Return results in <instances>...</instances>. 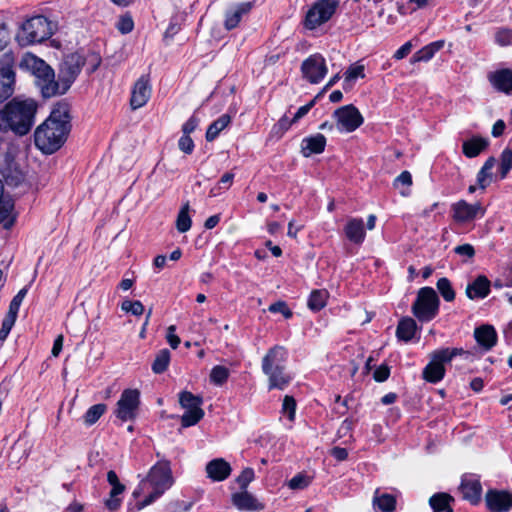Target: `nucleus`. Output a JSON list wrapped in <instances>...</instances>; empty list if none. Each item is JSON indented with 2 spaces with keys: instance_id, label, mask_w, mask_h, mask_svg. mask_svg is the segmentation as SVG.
<instances>
[{
  "instance_id": "27",
  "label": "nucleus",
  "mask_w": 512,
  "mask_h": 512,
  "mask_svg": "<svg viewBox=\"0 0 512 512\" xmlns=\"http://www.w3.org/2000/svg\"><path fill=\"white\" fill-rule=\"evenodd\" d=\"M263 373L268 377L269 390H284L292 380V377L288 373H286L285 368L266 370L263 371Z\"/></svg>"
},
{
  "instance_id": "17",
  "label": "nucleus",
  "mask_w": 512,
  "mask_h": 512,
  "mask_svg": "<svg viewBox=\"0 0 512 512\" xmlns=\"http://www.w3.org/2000/svg\"><path fill=\"white\" fill-rule=\"evenodd\" d=\"M460 491L464 499L473 504L479 502L482 494L480 481L475 475H466L462 478Z\"/></svg>"
},
{
  "instance_id": "36",
  "label": "nucleus",
  "mask_w": 512,
  "mask_h": 512,
  "mask_svg": "<svg viewBox=\"0 0 512 512\" xmlns=\"http://www.w3.org/2000/svg\"><path fill=\"white\" fill-rule=\"evenodd\" d=\"M495 163V158L490 157L489 159L486 160L483 167L478 172L477 183L480 188L485 189L492 182V169L494 168Z\"/></svg>"
},
{
  "instance_id": "59",
  "label": "nucleus",
  "mask_w": 512,
  "mask_h": 512,
  "mask_svg": "<svg viewBox=\"0 0 512 512\" xmlns=\"http://www.w3.org/2000/svg\"><path fill=\"white\" fill-rule=\"evenodd\" d=\"M269 311L272 313H281L286 319L292 317V311L288 308L287 304L283 301H278L269 306Z\"/></svg>"
},
{
  "instance_id": "23",
  "label": "nucleus",
  "mask_w": 512,
  "mask_h": 512,
  "mask_svg": "<svg viewBox=\"0 0 512 512\" xmlns=\"http://www.w3.org/2000/svg\"><path fill=\"white\" fill-rule=\"evenodd\" d=\"M474 338L484 350L488 351L496 345L497 333L493 326L486 324L475 329Z\"/></svg>"
},
{
  "instance_id": "42",
  "label": "nucleus",
  "mask_w": 512,
  "mask_h": 512,
  "mask_svg": "<svg viewBox=\"0 0 512 512\" xmlns=\"http://www.w3.org/2000/svg\"><path fill=\"white\" fill-rule=\"evenodd\" d=\"M436 287L445 301L451 302L455 299V291L448 278H440L436 283Z\"/></svg>"
},
{
  "instance_id": "25",
  "label": "nucleus",
  "mask_w": 512,
  "mask_h": 512,
  "mask_svg": "<svg viewBox=\"0 0 512 512\" xmlns=\"http://www.w3.org/2000/svg\"><path fill=\"white\" fill-rule=\"evenodd\" d=\"M492 86L498 91L510 93L512 91V70L501 69L489 75Z\"/></svg>"
},
{
  "instance_id": "64",
  "label": "nucleus",
  "mask_w": 512,
  "mask_h": 512,
  "mask_svg": "<svg viewBox=\"0 0 512 512\" xmlns=\"http://www.w3.org/2000/svg\"><path fill=\"white\" fill-rule=\"evenodd\" d=\"M413 48V45L410 41L404 43L396 52L394 53L393 57L396 60H401L408 56Z\"/></svg>"
},
{
  "instance_id": "34",
  "label": "nucleus",
  "mask_w": 512,
  "mask_h": 512,
  "mask_svg": "<svg viewBox=\"0 0 512 512\" xmlns=\"http://www.w3.org/2000/svg\"><path fill=\"white\" fill-rule=\"evenodd\" d=\"M365 77V66L361 62L351 64L344 73V88L351 87L359 78Z\"/></svg>"
},
{
  "instance_id": "29",
  "label": "nucleus",
  "mask_w": 512,
  "mask_h": 512,
  "mask_svg": "<svg viewBox=\"0 0 512 512\" xmlns=\"http://www.w3.org/2000/svg\"><path fill=\"white\" fill-rule=\"evenodd\" d=\"M444 47V41L438 40L422 47L411 57V63L428 62L434 55Z\"/></svg>"
},
{
  "instance_id": "52",
  "label": "nucleus",
  "mask_w": 512,
  "mask_h": 512,
  "mask_svg": "<svg viewBox=\"0 0 512 512\" xmlns=\"http://www.w3.org/2000/svg\"><path fill=\"white\" fill-rule=\"evenodd\" d=\"M512 168V151L505 149L501 154L500 178L504 179Z\"/></svg>"
},
{
  "instance_id": "8",
  "label": "nucleus",
  "mask_w": 512,
  "mask_h": 512,
  "mask_svg": "<svg viewBox=\"0 0 512 512\" xmlns=\"http://www.w3.org/2000/svg\"><path fill=\"white\" fill-rule=\"evenodd\" d=\"M140 405V392L137 389H125L116 403L115 416L123 422L136 418Z\"/></svg>"
},
{
  "instance_id": "26",
  "label": "nucleus",
  "mask_w": 512,
  "mask_h": 512,
  "mask_svg": "<svg viewBox=\"0 0 512 512\" xmlns=\"http://www.w3.org/2000/svg\"><path fill=\"white\" fill-rule=\"evenodd\" d=\"M490 291V281L486 276L479 275L466 288V295L470 299H483Z\"/></svg>"
},
{
  "instance_id": "9",
  "label": "nucleus",
  "mask_w": 512,
  "mask_h": 512,
  "mask_svg": "<svg viewBox=\"0 0 512 512\" xmlns=\"http://www.w3.org/2000/svg\"><path fill=\"white\" fill-rule=\"evenodd\" d=\"M333 117L340 132L351 133L364 122L360 111L354 105H345L335 110Z\"/></svg>"
},
{
  "instance_id": "33",
  "label": "nucleus",
  "mask_w": 512,
  "mask_h": 512,
  "mask_svg": "<svg viewBox=\"0 0 512 512\" xmlns=\"http://www.w3.org/2000/svg\"><path fill=\"white\" fill-rule=\"evenodd\" d=\"M231 122L228 114L221 115L217 120L212 122L206 131V140L211 142L215 140L221 131H223Z\"/></svg>"
},
{
  "instance_id": "49",
  "label": "nucleus",
  "mask_w": 512,
  "mask_h": 512,
  "mask_svg": "<svg viewBox=\"0 0 512 512\" xmlns=\"http://www.w3.org/2000/svg\"><path fill=\"white\" fill-rule=\"evenodd\" d=\"M412 185V176L410 172L403 171L394 181V186L396 188H400V186H404L403 189L400 190V194L402 196L409 195V188Z\"/></svg>"
},
{
  "instance_id": "38",
  "label": "nucleus",
  "mask_w": 512,
  "mask_h": 512,
  "mask_svg": "<svg viewBox=\"0 0 512 512\" xmlns=\"http://www.w3.org/2000/svg\"><path fill=\"white\" fill-rule=\"evenodd\" d=\"M458 355L469 356V353L464 351L462 348H445L433 352L432 358L444 366V363L450 362Z\"/></svg>"
},
{
  "instance_id": "22",
  "label": "nucleus",
  "mask_w": 512,
  "mask_h": 512,
  "mask_svg": "<svg viewBox=\"0 0 512 512\" xmlns=\"http://www.w3.org/2000/svg\"><path fill=\"white\" fill-rule=\"evenodd\" d=\"M326 146V138L323 134L305 137L301 142V153L304 157H310L313 154H320Z\"/></svg>"
},
{
  "instance_id": "4",
  "label": "nucleus",
  "mask_w": 512,
  "mask_h": 512,
  "mask_svg": "<svg viewBox=\"0 0 512 512\" xmlns=\"http://www.w3.org/2000/svg\"><path fill=\"white\" fill-rule=\"evenodd\" d=\"M23 69L30 71L37 78V85L44 97L58 95L60 91L59 82L54 80V72L42 59L26 53L20 62Z\"/></svg>"
},
{
  "instance_id": "14",
  "label": "nucleus",
  "mask_w": 512,
  "mask_h": 512,
  "mask_svg": "<svg viewBox=\"0 0 512 512\" xmlns=\"http://www.w3.org/2000/svg\"><path fill=\"white\" fill-rule=\"evenodd\" d=\"M151 85L149 77L141 76L133 85L131 91L130 105L133 110L139 109L146 105L151 97Z\"/></svg>"
},
{
  "instance_id": "28",
  "label": "nucleus",
  "mask_w": 512,
  "mask_h": 512,
  "mask_svg": "<svg viewBox=\"0 0 512 512\" xmlns=\"http://www.w3.org/2000/svg\"><path fill=\"white\" fill-rule=\"evenodd\" d=\"M372 506L375 511L392 512L396 508V498L392 494L380 493V490L376 489L372 499Z\"/></svg>"
},
{
  "instance_id": "41",
  "label": "nucleus",
  "mask_w": 512,
  "mask_h": 512,
  "mask_svg": "<svg viewBox=\"0 0 512 512\" xmlns=\"http://www.w3.org/2000/svg\"><path fill=\"white\" fill-rule=\"evenodd\" d=\"M170 357L171 355L168 349L160 350L157 353L155 360L152 364L153 372L156 374L163 373L168 368V365L170 363Z\"/></svg>"
},
{
  "instance_id": "21",
  "label": "nucleus",
  "mask_w": 512,
  "mask_h": 512,
  "mask_svg": "<svg viewBox=\"0 0 512 512\" xmlns=\"http://www.w3.org/2000/svg\"><path fill=\"white\" fill-rule=\"evenodd\" d=\"M252 9L251 2H243L230 7L225 13L224 26L227 30H232L238 26L242 17Z\"/></svg>"
},
{
  "instance_id": "40",
  "label": "nucleus",
  "mask_w": 512,
  "mask_h": 512,
  "mask_svg": "<svg viewBox=\"0 0 512 512\" xmlns=\"http://www.w3.org/2000/svg\"><path fill=\"white\" fill-rule=\"evenodd\" d=\"M189 209V203H185L178 213L176 228L180 233H185L191 228L192 220L189 215Z\"/></svg>"
},
{
  "instance_id": "51",
  "label": "nucleus",
  "mask_w": 512,
  "mask_h": 512,
  "mask_svg": "<svg viewBox=\"0 0 512 512\" xmlns=\"http://www.w3.org/2000/svg\"><path fill=\"white\" fill-rule=\"evenodd\" d=\"M121 309L124 312L131 313V314H133L135 316H140L144 312V306L138 300H136V301L124 300L121 303Z\"/></svg>"
},
{
  "instance_id": "5",
  "label": "nucleus",
  "mask_w": 512,
  "mask_h": 512,
  "mask_svg": "<svg viewBox=\"0 0 512 512\" xmlns=\"http://www.w3.org/2000/svg\"><path fill=\"white\" fill-rule=\"evenodd\" d=\"M53 33L51 22L44 16H35L25 21L16 39L21 46L42 42Z\"/></svg>"
},
{
  "instance_id": "32",
  "label": "nucleus",
  "mask_w": 512,
  "mask_h": 512,
  "mask_svg": "<svg viewBox=\"0 0 512 512\" xmlns=\"http://www.w3.org/2000/svg\"><path fill=\"white\" fill-rule=\"evenodd\" d=\"M488 145L487 140L475 137L463 143V153L469 158L478 156Z\"/></svg>"
},
{
  "instance_id": "55",
  "label": "nucleus",
  "mask_w": 512,
  "mask_h": 512,
  "mask_svg": "<svg viewBox=\"0 0 512 512\" xmlns=\"http://www.w3.org/2000/svg\"><path fill=\"white\" fill-rule=\"evenodd\" d=\"M17 316H14L10 313H7L6 317L4 318L2 322V326L0 329V341H4L7 336L9 335Z\"/></svg>"
},
{
  "instance_id": "31",
  "label": "nucleus",
  "mask_w": 512,
  "mask_h": 512,
  "mask_svg": "<svg viewBox=\"0 0 512 512\" xmlns=\"http://www.w3.org/2000/svg\"><path fill=\"white\" fill-rule=\"evenodd\" d=\"M416 327L415 320L410 317L403 318L397 326L396 335L400 340L408 342L413 338Z\"/></svg>"
},
{
  "instance_id": "35",
  "label": "nucleus",
  "mask_w": 512,
  "mask_h": 512,
  "mask_svg": "<svg viewBox=\"0 0 512 512\" xmlns=\"http://www.w3.org/2000/svg\"><path fill=\"white\" fill-rule=\"evenodd\" d=\"M452 500L453 498L449 494L437 493L430 498L429 503L434 512H452L450 507Z\"/></svg>"
},
{
  "instance_id": "30",
  "label": "nucleus",
  "mask_w": 512,
  "mask_h": 512,
  "mask_svg": "<svg viewBox=\"0 0 512 512\" xmlns=\"http://www.w3.org/2000/svg\"><path fill=\"white\" fill-rule=\"evenodd\" d=\"M445 374V368L441 363H438L435 359L431 358L429 364L423 370V377L425 380L431 383H437L443 379Z\"/></svg>"
},
{
  "instance_id": "10",
  "label": "nucleus",
  "mask_w": 512,
  "mask_h": 512,
  "mask_svg": "<svg viewBox=\"0 0 512 512\" xmlns=\"http://www.w3.org/2000/svg\"><path fill=\"white\" fill-rule=\"evenodd\" d=\"M452 219L461 225L469 224L478 218H482L486 209L479 202L470 204L465 200H459L451 205Z\"/></svg>"
},
{
  "instance_id": "20",
  "label": "nucleus",
  "mask_w": 512,
  "mask_h": 512,
  "mask_svg": "<svg viewBox=\"0 0 512 512\" xmlns=\"http://www.w3.org/2000/svg\"><path fill=\"white\" fill-rule=\"evenodd\" d=\"M287 351L283 346L276 345L268 350L262 359V371L285 368Z\"/></svg>"
},
{
  "instance_id": "37",
  "label": "nucleus",
  "mask_w": 512,
  "mask_h": 512,
  "mask_svg": "<svg viewBox=\"0 0 512 512\" xmlns=\"http://www.w3.org/2000/svg\"><path fill=\"white\" fill-rule=\"evenodd\" d=\"M179 404L185 411L202 409L203 399L189 391H182L179 394Z\"/></svg>"
},
{
  "instance_id": "7",
  "label": "nucleus",
  "mask_w": 512,
  "mask_h": 512,
  "mask_svg": "<svg viewBox=\"0 0 512 512\" xmlns=\"http://www.w3.org/2000/svg\"><path fill=\"white\" fill-rule=\"evenodd\" d=\"M339 6V0H318L306 13L304 25L307 29L314 30L328 22L335 14Z\"/></svg>"
},
{
  "instance_id": "18",
  "label": "nucleus",
  "mask_w": 512,
  "mask_h": 512,
  "mask_svg": "<svg viewBox=\"0 0 512 512\" xmlns=\"http://www.w3.org/2000/svg\"><path fill=\"white\" fill-rule=\"evenodd\" d=\"M14 203L9 195L4 194V185L0 180V224L10 229L15 221Z\"/></svg>"
},
{
  "instance_id": "16",
  "label": "nucleus",
  "mask_w": 512,
  "mask_h": 512,
  "mask_svg": "<svg viewBox=\"0 0 512 512\" xmlns=\"http://www.w3.org/2000/svg\"><path fill=\"white\" fill-rule=\"evenodd\" d=\"M485 500L492 512H508L512 508V494L507 491L490 490Z\"/></svg>"
},
{
  "instance_id": "1",
  "label": "nucleus",
  "mask_w": 512,
  "mask_h": 512,
  "mask_svg": "<svg viewBox=\"0 0 512 512\" xmlns=\"http://www.w3.org/2000/svg\"><path fill=\"white\" fill-rule=\"evenodd\" d=\"M70 131L69 108L57 104L49 117L36 128L35 145L45 154H52L62 147Z\"/></svg>"
},
{
  "instance_id": "24",
  "label": "nucleus",
  "mask_w": 512,
  "mask_h": 512,
  "mask_svg": "<svg viewBox=\"0 0 512 512\" xmlns=\"http://www.w3.org/2000/svg\"><path fill=\"white\" fill-rule=\"evenodd\" d=\"M344 232L349 241L358 245L363 243L366 236L363 219H349L344 227Z\"/></svg>"
},
{
  "instance_id": "47",
  "label": "nucleus",
  "mask_w": 512,
  "mask_h": 512,
  "mask_svg": "<svg viewBox=\"0 0 512 512\" xmlns=\"http://www.w3.org/2000/svg\"><path fill=\"white\" fill-rule=\"evenodd\" d=\"M234 179L233 173H225L222 175L217 186L211 188L209 192L210 197H216L221 194V190H227L232 185Z\"/></svg>"
},
{
  "instance_id": "44",
  "label": "nucleus",
  "mask_w": 512,
  "mask_h": 512,
  "mask_svg": "<svg viewBox=\"0 0 512 512\" xmlns=\"http://www.w3.org/2000/svg\"><path fill=\"white\" fill-rule=\"evenodd\" d=\"M203 409L185 411L181 417V425L184 428L196 425L204 417Z\"/></svg>"
},
{
  "instance_id": "48",
  "label": "nucleus",
  "mask_w": 512,
  "mask_h": 512,
  "mask_svg": "<svg viewBox=\"0 0 512 512\" xmlns=\"http://www.w3.org/2000/svg\"><path fill=\"white\" fill-rule=\"evenodd\" d=\"M281 412L290 422L295 420L296 401L292 396L286 395L284 397Z\"/></svg>"
},
{
  "instance_id": "13",
  "label": "nucleus",
  "mask_w": 512,
  "mask_h": 512,
  "mask_svg": "<svg viewBox=\"0 0 512 512\" xmlns=\"http://www.w3.org/2000/svg\"><path fill=\"white\" fill-rule=\"evenodd\" d=\"M15 72L9 56L0 60V103L9 98L14 91Z\"/></svg>"
},
{
  "instance_id": "60",
  "label": "nucleus",
  "mask_w": 512,
  "mask_h": 512,
  "mask_svg": "<svg viewBox=\"0 0 512 512\" xmlns=\"http://www.w3.org/2000/svg\"><path fill=\"white\" fill-rule=\"evenodd\" d=\"M179 149L186 153L191 154L194 150V142L188 135H182L178 142Z\"/></svg>"
},
{
  "instance_id": "58",
  "label": "nucleus",
  "mask_w": 512,
  "mask_h": 512,
  "mask_svg": "<svg viewBox=\"0 0 512 512\" xmlns=\"http://www.w3.org/2000/svg\"><path fill=\"white\" fill-rule=\"evenodd\" d=\"M134 28L133 19L129 15L121 16L117 22V29L122 34L130 33Z\"/></svg>"
},
{
  "instance_id": "2",
  "label": "nucleus",
  "mask_w": 512,
  "mask_h": 512,
  "mask_svg": "<svg viewBox=\"0 0 512 512\" xmlns=\"http://www.w3.org/2000/svg\"><path fill=\"white\" fill-rule=\"evenodd\" d=\"M174 484L172 469L168 461H158L147 475L140 481L133 491L134 498H142L137 501L135 508L140 511L153 504Z\"/></svg>"
},
{
  "instance_id": "45",
  "label": "nucleus",
  "mask_w": 512,
  "mask_h": 512,
  "mask_svg": "<svg viewBox=\"0 0 512 512\" xmlns=\"http://www.w3.org/2000/svg\"><path fill=\"white\" fill-rule=\"evenodd\" d=\"M229 374L228 368L221 365L214 366L210 372V381L215 385L221 386L227 381Z\"/></svg>"
},
{
  "instance_id": "50",
  "label": "nucleus",
  "mask_w": 512,
  "mask_h": 512,
  "mask_svg": "<svg viewBox=\"0 0 512 512\" xmlns=\"http://www.w3.org/2000/svg\"><path fill=\"white\" fill-rule=\"evenodd\" d=\"M428 0H407L406 4H401L398 7L400 14L406 15L416 11L417 9L423 8L427 5Z\"/></svg>"
},
{
  "instance_id": "39",
  "label": "nucleus",
  "mask_w": 512,
  "mask_h": 512,
  "mask_svg": "<svg viewBox=\"0 0 512 512\" xmlns=\"http://www.w3.org/2000/svg\"><path fill=\"white\" fill-rule=\"evenodd\" d=\"M328 292L324 289L314 290L308 299V307L313 311L321 310L327 302Z\"/></svg>"
},
{
  "instance_id": "62",
  "label": "nucleus",
  "mask_w": 512,
  "mask_h": 512,
  "mask_svg": "<svg viewBox=\"0 0 512 512\" xmlns=\"http://www.w3.org/2000/svg\"><path fill=\"white\" fill-rule=\"evenodd\" d=\"M199 124V119L196 116H191L182 126V132L184 135L190 136L195 131Z\"/></svg>"
},
{
  "instance_id": "15",
  "label": "nucleus",
  "mask_w": 512,
  "mask_h": 512,
  "mask_svg": "<svg viewBox=\"0 0 512 512\" xmlns=\"http://www.w3.org/2000/svg\"><path fill=\"white\" fill-rule=\"evenodd\" d=\"M231 501L241 511L258 512L265 508V504L247 490L233 493Z\"/></svg>"
},
{
  "instance_id": "57",
  "label": "nucleus",
  "mask_w": 512,
  "mask_h": 512,
  "mask_svg": "<svg viewBox=\"0 0 512 512\" xmlns=\"http://www.w3.org/2000/svg\"><path fill=\"white\" fill-rule=\"evenodd\" d=\"M495 41L500 46H508L512 44V30L500 29L495 33Z\"/></svg>"
},
{
  "instance_id": "61",
  "label": "nucleus",
  "mask_w": 512,
  "mask_h": 512,
  "mask_svg": "<svg viewBox=\"0 0 512 512\" xmlns=\"http://www.w3.org/2000/svg\"><path fill=\"white\" fill-rule=\"evenodd\" d=\"M175 332H176L175 325H170L167 328L166 340L172 349H176L181 342L180 338L175 334Z\"/></svg>"
},
{
  "instance_id": "56",
  "label": "nucleus",
  "mask_w": 512,
  "mask_h": 512,
  "mask_svg": "<svg viewBox=\"0 0 512 512\" xmlns=\"http://www.w3.org/2000/svg\"><path fill=\"white\" fill-rule=\"evenodd\" d=\"M26 294H27V289L23 288L14 296V298L10 302L8 313H10L14 316L18 315L19 308H20L21 303H22L24 297L26 296Z\"/></svg>"
},
{
  "instance_id": "3",
  "label": "nucleus",
  "mask_w": 512,
  "mask_h": 512,
  "mask_svg": "<svg viewBox=\"0 0 512 512\" xmlns=\"http://www.w3.org/2000/svg\"><path fill=\"white\" fill-rule=\"evenodd\" d=\"M37 110L38 104L33 98H13L0 110V131L26 135L35 123Z\"/></svg>"
},
{
  "instance_id": "46",
  "label": "nucleus",
  "mask_w": 512,
  "mask_h": 512,
  "mask_svg": "<svg viewBox=\"0 0 512 512\" xmlns=\"http://www.w3.org/2000/svg\"><path fill=\"white\" fill-rule=\"evenodd\" d=\"M311 481L310 476L304 473H298L288 481L287 486L292 490H303L310 485Z\"/></svg>"
},
{
  "instance_id": "12",
  "label": "nucleus",
  "mask_w": 512,
  "mask_h": 512,
  "mask_svg": "<svg viewBox=\"0 0 512 512\" xmlns=\"http://www.w3.org/2000/svg\"><path fill=\"white\" fill-rule=\"evenodd\" d=\"M84 65V59L81 55L73 53L68 55L61 66V83L58 94H64L75 80Z\"/></svg>"
},
{
  "instance_id": "53",
  "label": "nucleus",
  "mask_w": 512,
  "mask_h": 512,
  "mask_svg": "<svg viewBox=\"0 0 512 512\" xmlns=\"http://www.w3.org/2000/svg\"><path fill=\"white\" fill-rule=\"evenodd\" d=\"M295 122L293 121V118L290 119L286 115H283L278 122L273 126L272 132L276 134L279 138L284 135L286 131L289 130L292 124Z\"/></svg>"
},
{
  "instance_id": "63",
  "label": "nucleus",
  "mask_w": 512,
  "mask_h": 512,
  "mask_svg": "<svg viewBox=\"0 0 512 512\" xmlns=\"http://www.w3.org/2000/svg\"><path fill=\"white\" fill-rule=\"evenodd\" d=\"M456 254L467 258H472L475 255L474 247L471 244H463L454 248Z\"/></svg>"
},
{
  "instance_id": "6",
  "label": "nucleus",
  "mask_w": 512,
  "mask_h": 512,
  "mask_svg": "<svg viewBox=\"0 0 512 512\" xmlns=\"http://www.w3.org/2000/svg\"><path fill=\"white\" fill-rule=\"evenodd\" d=\"M440 300L436 291L431 287L418 290L411 311L420 322H429L439 313Z\"/></svg>"
},
{
  "instance_id": "19",
  "label": "nucleus",
  "mask_w": 512,
  "mask_h": 512,
  "mask_svg": "<svg viewBox=\"0 0 512 512\" xmlns=\"http://www.w3.org/2000/svg\"><path fill=\"white\" fill-rule=\"evenodd\" d=\"M207 477L214 482L226 480L231 472V465L223 458H216L209 461L205 468Z\"/></svg>"
},
{
  "instance_id": "43",
  "label": "nucleus",
  "mask_w": 512,
  "mask_h": 512,
  "mask_svg": "<svg viewBox=\"0 0 512 512\" xmlns=\"http://www.w3.org/2000/svg\"><path fill=\"white\" fill-rule=\"evenodd\" d=\"M107 406L105 404H96L91 406L84 415L86 425H93L105 413Z\"/></svg>"
},
{
  "instance_id": "54",
  "label": "nucleus",
  "mask_w": 512,
  "mask_h": 512,
  "mask_svg": "<svg viewBox=\"0 0 512 512\" xmlns=\"http://www.w3.org/2000/svg\"><path fill=\"white\" fill-rule=\"evenodd\" d=\"M255 474L252 468H245L236 478V482L240 489L246 490L248 485L254 480Z\"/></svg>"
},
{
  "instance_id": "11",
  "label": "nucleus",
  "mask_w": 512,
  "mask_h": 512,
  "mask_svg": "<svg viewBox=\"0 0 512 512\" xmlns=\"http://www.w3.org/2000/svg\"><path fill=\"white\" fill-rule=\"evenodd\" d=\"M303 78L311 84L321 82L328 72L325 58L320 54H313L305 59L301 65Z\"/></svg>"
}]
</instances>
